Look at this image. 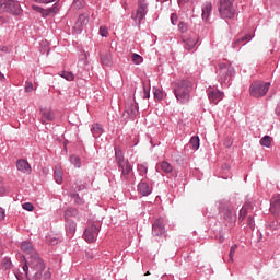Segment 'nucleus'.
Masks as SVG:
<instances>
[{"mask_svg":"<svg viewBox=\"0 0 280 280\" xmlns=\"http://www.w3.org/2000/svg\"><path fill=\"white\" fill-rule=\"evenodd\" d=\"M23 272L28 280H48L51 279V271L47 269L45 260L40 258V255L35 254L28 258L22 266Z\"/></svg>","mask_w":280,"mask_h":280,"instance_id":"f257e3e1","label":"nucleus"},{"mask_svg":"<svg viewBox=\"0 0 280 280\" xmlns=\"http://www.w3.org/2000/svg\"><path fill=\"white\" fill-rule=\"evenodd\" d=\"M173 93L179 104H189L191 97V82L185 79H178L171 84Z\"/></svg>","mask_w":280,"mask_h":280,"instance_id":"f03ea898","label":"nucleus"},{"mask_svg":"<svg viewBox=\"0 0 280 280\" xmlns=\"http://www.w3.org/2000/svg\"><path fill=\"white\" fill-rule=\"evenodd\" d=\"M218 82L223 89H229L235 77V68L231 63H220L217 70Z\"/></svg>","mask_w":280,"mask_h":280,"instance_id":"7ed1b4c3","label":"nucleus"},{"mask_svg":"<svg viewBox=\"0 0 280 280\" xmlns=\"http://www.w3.org/2000/svg\"><path fill=\"white\" fill-rule=\"evenodd\" d=\"M235 0H219L218 2V11L221 19H234L237 13V9H235Z\"/></svg>","mask_w":280,"mask_h":280,"instance_id":"20e7f679","label":"nucleus"},{"mask_svg":"<svg viewBox=\"0 0 280 280\" xmlns=\"http://www.w3.org/2000/svg\"><path fill=\"white\" fill-rule=\"evenodd\" d=\"M268 91H270V82L254 81L249 86V95L256 100L266 96Z\"/></svg>","mask_w":280,"mask_h":280,"instance_id":"39448f33","label":"nucleus"},{"mask_svg":"<svg viewBox=\"0 0 280 280\" xmlns=\"http://www.w3.org/2000/svg\"><path fill=\"white\" fill-rule=\"evenodd\" d=\"M152 235L153 237H159V240H165L167 237V231L165 230V219L159 218L153 222Z\"/></svg>","mask_w":280,"mask_h":280,"instance_id":"423d86ee","label":"nucleus"},{"mask_svg":"<svg viewBox=\"0 0 280 280\" xmlns=\"http://www.w3.org/2000/svg\"><path fill=\"white\" fill-rule=\"evenodd\" d=\"M149 3L145 0H138V9L136 11V14L131 16L133 19L136 25H141V21L145 19L148 14V8Z\"/></svg>","mask_w":280,"mask_h":280,"instance_id":"0eeeda50","label":"nucleus"},{"mask_svg":"<svg viewBox=\"0 0 280 280\" xmlns=\"http://www.w3.org/2000/svg\"><path fill=\"white\" fill-rule=\"evenodd\" d=\"M3 12L19 16L23 9L21 8V2L16 0H4L3 1Z\"/></svg>","mask_w":280,"mask_h":280,"instance_id":"6e6552de","label":"nucleus"},{"mask_svg":"<svg viewBox=\"0 0 280 280\" xmlns=\"http://www.w3.org/2000/svg\"><path fill=\"white\" fill-rule=\"evenodd\" d=\"M118 170H120V180L124 182L126 185L130 183V178H132L133 174V167L132 164L127 163L122 166H119Z\"/></svg>","mask_w":280,"mask_h":280,"instance_id":"1a4fd4ad","label":"nucleus"},{"mask_svg":"<svg viewBox=\"0 0 280 280\" xmlns=\"http://www.w3.org/2000/svg\"><path fill=\"white\" fill-rule=\"evenodd\" d=\"M98 233L100 228H97L96 225H91L85 229L83 233V238L85 240V242H89V244H93V242L97 240Z\"/></svg>","mask_w":280,"mask_h":280,"instance_id":"9d476101","label":"nucleus"},{"mask_svg":"<svg viewBox=\"0 0 280 280\" xmlns=\"http://www.w3.org/2000/svg\"><path fill=\"white\" fill-rule=\"evenodd\" d=\"M90 18L86 14H80L78 21L74 24V32L77 34H82V31L84 30L85 25H89Z\"/></svg>","mask_w":280,"mask_h":280,"instance_id":"9b49d317","label":"nucleus"},{"mask_svg":"<svg viewBox=\"0 0 280 280\" xmlns=\"http://www.w3.org/2000/svg\"><path fill=\"white\" fill-rule=\"evenodd\" d=\"M180 39L184 43V49H187V51H191V49H194V47L198 45V37H196L195 35H183Z\"/></svg>","mask_w":280,"mask_h":280,"instance_id":"f8f14e48","label":"nucleus"},{"mask_svg":"<svg viewBox=\"0 0 280 280\" xmlns=\"http://www.w3.org/2000/svg\"><path fill=\"white\" fill-rule=\"evenodd\" d=\"M224 98V92L220 90H208V100L211 104H218Z\"/></svg>","mask_w":280,"mask_h":280,"instance_id":"ddd939ff","label":"nucleus"},{"mask_svg":"<svg viewBox=\"0 0 280 280\" xmlns=\"http://www.w3.org/2000/svg\"><path fill=\"white\" fill-rule=\"evenodd\" d=\"M65 229L67 237H73L75 231H78V223L73 220H65Z\"/></svg>","mask_w":280,"mask_h":280,"instance_id":"4468645a","label":"nucleus"},{"mask_svg":"<svg viewBox=\"0 0 280 280\" xmlns=\"http://www.w3.org/2000/svg\"><path fill=\"white\" fill-rule=\"evenodd\" d=\"M114 151H115V159L118 167H122L124 165H128V163H130V161L126 160V158L124 156V151H121V149L115 147Z\"/></svg>","mask_w":280,"mask_h":280,"instance_id":"2eb2a0df","label":"nucleus"},{"mask_svg":"<svg viewBox=\"0 0 280 280\" xmlns=\"http://www.w3.org/2000/svg\"><path fill=\"white\" fill-rule=\"evenodd\" d=\"M16 167L18 171L21 172L22 174H32V166L30 165V162H27L26 160H18Z\"/></svg>","mask_w":280,"mask_h":280,"instance_id":"dca6fc26","label":"nucleus"},{"mask_svg":"<svg viewBox=\"0 0 280 280\" xmlns=\"http://www.w3.org/2000/svg\"><path fill=\"white\" fill-rule=\"evenodd\" d=\"M42 124H47L48 121H54L56 119V114L51 110V108H42Z\"/></svg>","mask_w":280,"mask_h":280,"instance_id":"f3484780","label":"nucleus"},{"mask_svg":"<svg viewBox=\"0 0 280 280\" xmlns=\"http://www.w3.org/2000/svg\"><path fill=\"white\" fill-rule=\"evenodd\" d=\"M20 248L26 255H31V257H34V255H38L34 249V245H32V242L30 241L22 242Z\"/></svg>","mask_w":280,"mask_h":280,"instance_id":"a211bd4d","label":"nucleus"},{"mask_svg":"<svg viewBox=\"0 0 280 280\" xmlns=\"http://www.w3.org/2000/svg\"><path fill=\"white\" fill-rule=\"evenodd\" d=\"M201 16L203 21H209L211 12H213V4L211 2H205L201 7Z\"/></svg>","mask_w":280,"mask_h":280,"instance_id":"6ab92c4d","label":"nucleus"},{"mask_svg":"<svg viewBox=\"0 0 280 280\" xmlns=\"http://www.w3.org/2000/svg\"><path fill=\"white\" fill-rule=\"evenodd\" d=\"M138 192L142 196H150V194H152V187L150 186V184H148V182L142 179L138 184Z\"/></svg>","mask_w":280,"mask_h":280,"instance_id":"aec40b11","label":"nucleus"},{"mask_svg":"<svg viewBox=\"0 0 280 280\" xmlns=\"http://www.w3.org/2000/svg\"><path fill=\"white\" fill-rule=\"evenodd\" d=\"M222 215L224 218V220H226V222H229L230 224H233L234 222L237 221V213H235V211L226 208L222 211Z\"/></svg>","mask_w":280,"mask_h":280,"instance_id":"412c9836","label":"nucleus"},{"mask_svg":"<svg viewBox=\"0 0 280 280\" xmlns=\"http://www.w3.org/2000/svg\"><path fill=\"white\" fill-rule=\"evenodd\" d=\"M250 210H253V203L245 202L240 210L238 221L244 222V220H246V215H248V211H250Z\"/></svg>","mask_w":280,"mask_h":280,"instance_id":"4be33fe9","label":"nucleus"},{"mask_svg":"<svg viewBox=\"0 0 280 280\" xmlns=\"http://www.w3.org/2000/svg\"><path fill=\"white\" fill-rule=\"evenodd\" d=\"M91 133L94 139H100L102 135H104V126L100 125V122H95L91 127Z\"/></svg>","mask_w":280,"mask_h":280,"instance_id":"5701e85b","label":"nucleus"},{"mask_svg":"<svg viewBox=\"0 0 280 280\" xmlns=\"http://www.w3.org/2000/svg\"><path fill=\"white\" fill-rule=\"evenodd\" d=\"M103 67H113V55L110 52L100 54Z\"/></svg>","mask_w":280,"mask_h":280,"instance_id":"b1692460","label":"nucleus"},{"mask_svg":"<svg viewBox=\"0 0 280 280\" xmlns=\"http://www.w3.org/2000/svg\"><path fill=\"white\" fill-rule=\"evenodd\" d=\"M37 10L39 12H43V16H49L51 14H58V11H59V8H58V2L54 3L51 8H48V9H40V8H37Z\"/></svg>","mask_w":280,"mask_h":280,"instance_id":"393cba45","label":"nucleus"},{"mask_svg":"<svg viewBox=\"0 0 280 280\" xmlns=\"http://www.w3.org/2000/svg\"><path fill=\"white\" fill-rule=\"evenodd\" d=\"M125 113L130 117V119H135V117L139 115V106L137 104H131L126 108Z\"/></svg>","mask_w":280,"mask_h":280,"instance_id":"a878e982","label":"nucleus"},{"mask_svg":"<svg viewBox=\"0 0 280 280\" xmlns=\"http://www.w3.org/2000/svg\"><path fill=\"white\" fill-rule=\"evenodd\" d=\"M80 212L75 208H68L63 213V220H73L71 218H78Z\"/></svg>","mask_w":280,"mask_h":280,"instance_id":"bb28decb","label":"nucleus"},{"mask_svg":"<svg viewBox=\"0 0 280 280\" xmlns=\"http://www.w3.org/2000/svg\"><path fill=\"white\" fill-rule=\"evenodd\" d=\"M246 40H250L249 34L235 39L234 43L232 44L233 49H240V45H246ZM242 43H244V44H242Z\"/></svg>","mask_w":280,"mask_h":280,"instance_id":"cd10ccee","label":"nucleus"},{"mask_svg":"<svg viewBox=\"0 0 280 280\" xmlns=\"http://www.w3.org/2000/svg\"><path fill=\"white\" fill-rule=\"evenodd\" d=\"M160 168L162 170V172H164V174H172V172H174V167L167 161L161 162Z\"/></svg>","mask_w":280,"mask_h":280,"instance_id":"c85d7f7f","label":"nucleus"},{"mask_svg":"<svg viewBox=\"0 0 280 280\" xmlns=\"http://www.w3.org/2000/svg\"><path fill=\"white\" fill-rule=\"evenodd\" d=\"M137 172L139 176H142V178H148V163L138 164Z\"/></svg>","mask_w":280,"mask_h":280,"instance_id":"c756f323","label":"nucleus"},{"mask_svg":"<svg viewBox=\"0 0 280 280\" xmlns=\"http://www.w3.org/2000/svg\"><path fill=\"white\" fill-rule=\"evenodd\" d=\"M189 143H190V148L192 149V150H199L200 149V138L198 137V136H192L191 138H190V141H189Z\"/></svg>","mask_w":280,"mask_h":280,"instance_id":"7c9ffc66","label":"nucleus"},{"mask_svg":"<svg viewBox=\"0 0 280 280\" xmlns=\"http://www.w3.org/2000/svg\"><path fill=\"white\" fill-rule=\"evenodd\" d=\"M54 178L58 185H62V171L60 167H55Z\"/></svg>","mask_w":280,"mask_h":280,"instance_id":"2f4dec72","label":"nucleus"},{"mask_svg":"<svg viewBox=\"0 0 280 280\" xmlns=\"http://www.w3.org/2000/svg\"><path fill=\"white\" fill-rule=\"evenodd\" d=\"M60 78H63V80H67L68 82H73L75 80V77L73 75V72L62 71L59 73Z\"/></svg>","mask_w":280,"mask_h":280,"instance_id":"473e14b6","label":"nucleus"},{"mask_svg":"<svg viewBox=\"0 0 280 280\" xmlns=\"http://www.w3.org/2000/svg\"><path fill=\"white\" fill-rule=\"evenodd\" d=\"M272 138L270 136H265L260 139V145H264L265 148H270L272 145Z\"/></svg>","mask_w":280,"mask_h":280,"instance_id":"72a5a7b5","label":"nucleus"},{"mask_svg":"<svg viewBox=\"0 0 280 280\" xmlns=\"http://www.w3.org/2000/svg\"><path fill=\"white\" fill-rule=\"evenodd\" d=\"M70 163L74 165V167H82V161L78 155H70Z\"/></svg>","mask_w":280,"mask_h":280,"instance_id":"f704fd0d","label":"nucleus"},{"mask_svg":"<svg viewBox=\"0 0 280 280\" xmlns=\"http://www.w3.org/2000/svg\"><path fill=\"white\" fill-rule=\"evenodd\" d=\"M2 267L4 270H10L12 268V260L10 257H4L2 260Z\"/></svg>","mask_w":280,"mask_h":280,"instance_id":"c9c22d12","label":"nucleus"},{"mask_svg":"<svg viewBox=\"0 0 280 280\" xmlns=\"http://www.w3.org/2000/svg\"><path fill=\"white\" fill-rule=\"evenodd\" d=\"M153 94H154V98L159 100V102H161V100H163V91H161V89L153 88Z\"/></svg>","mask_w":280,"mask_h":280,"instance_id":"e433bc0d","label":"nucleus"},{"mask_svg":"<svg viewBox=\"0 0 280 280\" xmlns=\"http://www.w3.org/2000/svg\"><path fill=\"white\" fill-rule=\"evenodd\" d=\"M131 58L133 65H141V62H143V57H141L139 54H133Z\"/></svg>","mask_w":280,"mask_h":280,"instance_id":"4c0bfd02","label":"nucleus"},{"mask_svg":"<svg viewBox=\"0 0 280 280\" xmlns=\"http://www.w3.org/2000/svg\"><path fill=\"white\" fill-rule=\"evenodd\" d=\"M72 8H74L75 10L84 8V0H73Z\"/></svg>","mask_w":280,"mask_h":280,"instance_id":"58836bf2","label":"nucleus"},{"mask_svg":"<svg viewBox=\"0 0 280 280\" xmlns=\"http://www.w3.org/2000/svg\"><path fill=\"white\" fill-rule=\"evenodd\" d=\"M98 34L102 36V38H106L108 36V28L106 26H101Z\"/></svg>","mask_w":280,"mask_h":280,"instance_id":"ea45409f","label":"nucleus"},{"mask_svg":"<svg viewBox=\"0 0 280 280\" xmlns=\"http://www.w3.org/2000/svg\"><path fill=\"white\" fill-rule=\"evenodd\" d=\"M272 209H276V211H280V197L271 202V210Z\"/></svg>","mask_w":280,"mask_h":280,"instance_id":"a19ab883","label":"nucleus"},{"mask_svg":"<svg viewBox=\"0 0 280 280\" xmlns=\"http://www.w3.org/2000/svg\"><path fill=\"white\" fill-rule=\"evenodd\" d=\"M236 250H237V244L232 245L229 253L230 261H233V257Z\"/></svg>","mask_w":280,"mask_h":280,"instance_id":"79ce46f5","label":"nucleus"},{"mask_svg":"<svg viewBox=\"0 0 280 280\" xmlns=\"http://www.w3.org/2000/svg\"><path fill=\"white\" fill-rule=\"evenodd\" d=\"M25 93H32L34 91V84L31 81L25 82Z\"/></svg>","mask_w":280,"mask_h":280,"instance_id":"37998d69","label":"nucleus"},{"mask_svg":"<svg viewBox=\"0 0 280 280\" xmlns=\"http://www.w3.org/2000/svg\"><path fill=\"white\" fill-rule=\"evenodd\" d=\"M178 30H179V32H180L182 34L187 33V30H188L187 23H185V22H179V24H178Z\"/></svg>","mask_w":280,"mask_h":280,"instance_id":"c03bdc74","label":"nucleus"},{"mask_svg":"<svg viewBox=\"0 0 280 280\" xmlns=\"http://www.w3.org/2000/svg\"><path fill=\"white\" fill-rule=\"evenodd\" d=\"M72 198L77 205H84V199H82L79 194H73Z\"/></svg>","mask_w":280,"mask_h":280,"instance_id":"a18cd8bd","label":"nucleus"},{"mask_svg":"<svg viewBox=\"0 0 280 280\" xmlns=\"http://www.w3.org/2000/svg\"><path fill=\"white\" fill-rule=\"evenodd\" d=\"M22 209L25 211H34V205H32V202H24L22 205Z\"/></svg>","mask_w":280,"mask_h":280,"instance_id":"49530a36","label":"nucleus"},{"mask_svg":"<svg viewBox=\"0 0 280 280\" xmlns=\"http://www.w3.org/2000/svg\"><path fill=\"white\" fill-rule=\"evenodd\" d=\"M0 196H5V185L3 184V179L0 177Z\"/></svg>","mask_w":280,"mask_h":280,"instance_id":"de8ad7c7","label":"nucleus"},{"mask_svg":"<svg viewBox=\"0 0 280 280\" xmlns=\"http://www.w3.org/2000/svg\"><path fill=\"white\" fill-rule=\"evenodd\" d=\"M247 225L249 226V229H255V219L253 217H248L247 218Z\"/></svg>","mask_w":280,"mask_h":280,"instance_id":"09e8293b","label":"nucleus"},{"mask_svg":"<svg viewBox=\"0 0 280 280\" xmlns=\"http://www.w3.org/2000/svg\"><path fill=\"white\" fill-rule=\"evenodd\" d=\"M171 23L172 25H176V23H178V15L176 13L171 14Z\"/></svg>","mask_w":280,"mask_h":280,"instance_id":"8fccbe9b","label":"nucleus"},{"mask_svg":"<svg viewBox=\"0 0 280 280\" xmlns=\"http://www.w3.org/2000/svg\"><path fill=\"white\" fill-rule=\"evenodd\" d=\"M143 100H150V89L143 88Z\"/></svg>","mask_w":280,"mask_h":280,"instance_id":"3c124183","label":"nucleus"},{"mask_svg":"<svg viewBox=\"0 0 280 280\" xmlns=\"http://www.w3.org/2000/svg\"><path fill=\"white\" fill-rule=\"evenodd\" d=\"M159 3H162V5H166V8H170L171 1L170 0H156Z\"/></svg>","mask_w":280,"mask_h":280,"instance_id":"603ef678","label":"nucleus"},{"mask_svg":"<svg viewBox=\"0 0 280 280\" xmlns=\"http://www.w3.org/2000/svg\"><path fill=\"white\" fill-rule=\"evenodd\" d=\"M5 219V209L0 207V220H4Z\"/></svg>","mask_w":280,"mask_h":280,"instance_id":"864d4df0","label":"nucleus"},{"mask_svg":"<svg viewBox=\"0 0 280 280\" xmlns=\"http://www.w3.org/2000/svg\"><path fill=\"white\" fill-rule=\"evenodd\" d=\"M14 275H15V278H16L18 280H24V279H23V275L21 273V271H14Z\"/></svg>","mask_w":280,"mask_h":280,"instance_id":"5fc2aeb1","label":"nucleus"},{"mask_svg":"<svg viewBox=\"0 0 280 280\" xmlns=\"http://www.w3.org/2000/svg\"><path fill=\"white\" fill-rule=\"evenodd\" d=\"M37 3H54L56 0H35Z\"/></svg>","mask_w":280,"mask_h":280,"instance_id":"6e6d98bb","label":"nucleus"},{"mask_svg":"<svg viewBox=\"0 0 280 280\" xmlns=\"http://www.w3.org/2000/svg\"><path fill=\"white\" fill-rule=\"evenodd\" d=\"M189 2V0H178L179 5H183L185 3Z\"/></svg>","mask_w":280,"mask_h":280,"instance_id":"4d7b16f0","label":"nucleus"},{"mask_svg":"<svg viewBox=\"0 0 280 280\" xmlns=\"http://www.w3.org/2000/svg\"><path fill=\"white\" fill-rule=\"evenodd\" d=\"M3 1L4 0H0V10H2V11H3Z\"/></svg>","mask_w":280,"mask_h":280,"instance_id":"13d9d810","label":"nucleus"},{"mask_svg":"<svg viewBox=\"0 0 280 280\" xmlns=\"http://www.w3.org/2000/svg\"><path fill=\"white\" fill-rule=\"evenodd\" d=\"M149 275H150V271H148L147 273H144V277H149Z\"/></svg>","mask_w":280,"mask_h":280,"instance_id":"bf43d9fd","label":"nucleus"},{"mask_svg":"<svg viewBox=\"0 0 280 280\" xmlns=\"http://www.w3.org/2000/svg\"><path fill=\"white\" fill-rule=\"evenodd\" d=\"M221 242H224V237L220 236Z\"/></svg>","mask_w":280,"mask_h":280,"instance_id":"052dcab7","label":"nucleus"},{"mask_svg":"<svg viewBox=\"0 0 280 280\" xmlns=\"http://www.w3.org/2000/svg\"><path fill=\"white\" fill-rule=\"evenodd\" d=\"M226 167H228V166L225 165V166H224V170H226Z\"/></svg>","mask_w":280,"mask_h":280,"instance_id":"680f3d73","label":"nucleus"}]
</instances>
